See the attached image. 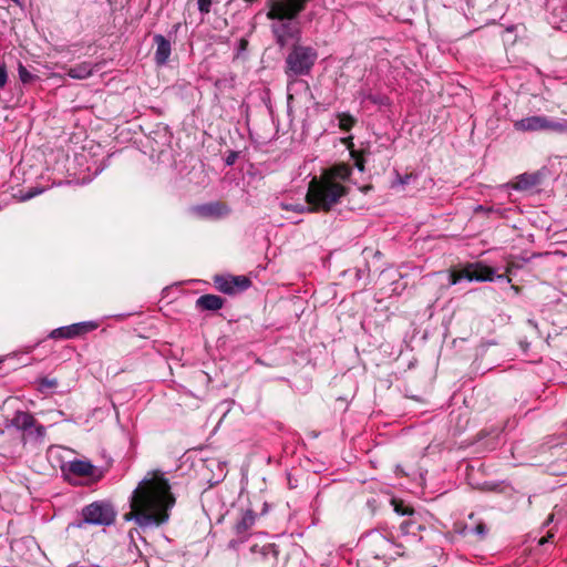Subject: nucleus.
Wrapping results in <instances>:
<instances>
[{
	"label": "nucleus",
	"mask_w": 567,
	"mask_h": 567,
	"mask_svg": "<svg viewBox=\"0 0 567 567\" xmlns=\"http://www.w3.org/2000/svg\"><path fill=\"white\" fill-rule=\"evenodd\" d=\"M214 284H215V287L223 293H227V295L235 293V289L233 286V284H235V281L233 280V276L216 275L214 277Z\"/></svg>",
	"instance_id": "obj_20"
},
{
	"label": "nucleus",
	"mask_w": 567,
	"mask_h": 567,
	"mask_svg": "<svg viewBox=\"0 0 567 567\" xmlns=\"http://www.w3.org/2000/svg\"><path fill=\"white\" fill-rule=\"evenodd\" d=\"M10 425L25 433L27 437L34 441H43L47 430L38 423L30 412L17 411L10 421Z\"/></svg>",
	"instance_id": "obj_7"
},
{
	"label": "nucleus",
	"mask_w": 567,
	"mask_h": 567,
	"mask_svg": "<svg viewBox=\"0 0 567 567\" xmlns=\"http://www.w3.org/2000/svg\"><path fill=\"white\" fill-rule=\"evenodd\" d=\"M551 537H553V535H551V534H548V536H547L546 538L540 539V542H539V543H540V544H545V543H547V542H548V539H549V538H551Z\"/></svg>",
	"instance_id": "obj_39"
},
{
	"label": "nucleus",
	"mask_w": 567,
	"mask_h": 567,
	"mask_svg": "<svg viewBox=\"0 0 567 567\" xmlns=\"http://www.w3.org/2000/svg\"><path fill=\"white\" fill-rule=\"evenodd\" d=\"M171 484L159 471L148 472L130 497L131 511L124 519L134 520L141 529L158 527L169 519L175 505Z\"/></svg>",
	"instance_id": "obj_1"
},
{
	"label": "nucleus",
	"mask_w": 567,
	"mask_h": 567,
	"mask_svg": "<svg viewBox=\"0 0 567 567\" xmlns=\"http://www.w3.org/2000/svg\"><path fill=\"white\" fill-rule=\"evenodd\" d=\"M252 560L260 564L261 567H277L279 557V547L274 543L265 545H254L251 547Z\"/></svg>",
	"instance_id": "obj_9"
},
{
	"label": "nucleus",
	"mask_w": 567,
	"mask_h": 567,
	"mask_svg": "<svg viewBox=\"0 0 567 567\" xmlns=\"http://www.w3.org/2000/svg\"><path fill=\"white\" fill-rule=\"evenodd\" d=\"M247 44H248V41H247V40H245V39H240V41H239V49H240V50H245V49H246V47H247Z\"/></svg>",
	"instance_id": "obj_38"
},
{
	"label": "nucleus",
	"mask_w": 567,
	"mask_h": 567,
	"mask_svg": "<svg viewBox=\"0 0 567 567\" xmlns=\"http://www.w3.org/2000/svg\"><path fill=\"white\" fill-rule=\"evenodd\" d=\"M18 72L22 83H30L34 79V75L22 63H19Z\"/></svg>",
	"instance_id": "obj_31"
},
{
	"label": "nucleus",
	"mask_w": 567,
	"mask_h": 567,
	"mask_svg": "<svg viewBox=\"0 0 567 567\" xmlns=\"http://www.w3.org/2000/svg\"><path fill=\"white\" fill-rule=\"evenodd\" d=\"M392 504L394 506V512L402 516H412L414 514L413 509L404 506L402 502L392 501Z\"/></svg>",
	"instance_id": "obj_30"
},
{
	"label": "nucleus",
	"mask_w": 567,
	"mask_h": 567,
	"mask_svg": "<svg viewBox=\"0 0 567 567\" xmlns=\"http://www.w3.org/2000/svg\"><path fill=\"white\" fill-rule=\"evenodd\" d=\"M369 99H370V101H372L373 103H378V102H379L378 97H375V96H370Z\"/></svg>",
	"instance_id": "obj_40"
},
{
	"label": "nucleus",
	"mask_w": 567,
	"mask_h": 567,
	"mask_svg": "<svg viewBox=\"0 0 567 567\" xmlns=\"http://www.w3.org/2000/svg\"><path fill=\"white\" fill-rule=\"evenodd\" d=\"M236 157H237V154H236V153H231V154H229V155L227 156V158H226V164H227V165H233V164H234V162H235V159H236Z\"/></svg>",
	"instance_id": "obj_37"
},
{
	"label": "nucleus",
	"mask_w": 567,
	"mask_h": 567,
	"mask_svg": "<svg viewBox=\"0 0 567 567\" xmlns=\"http://www.w3.org/2000/svg\"><path fill=\"white\" fill-rule=\"evenodd\" d=\"M44 192V188L41 187H31L27 192H21L20 199L22 202L29 200Z\"/></svg>",
	"instance_id": "obj_29"
},
{
	"label": "nucleus",
	"mask_w": 567,
	"mask_h": 567,
	"mask_svg": "<svg viewBox=\"0 0 567 567\" xmlns=\"http://www.w3.org/2000/svg\"><path fill=\"white\" fill-rule=\"evenodd\" d=\"M8 82V72L4 63L0 64V87H4Z\"/></svg>",
	"instance_id": "obj_36"
},
{
	"label": "nucleus",
	"mask_w": 567,
	"mask_h": 567,
	"mask_svg": "<svg viewBox=\"0 0 567 567\" xmlns=\"http://www.w3.org/2000/svg\"><path fill=\"white\" fill-rule=\"evenodd\" d=\"M14 3L20 4V0H12Z\"/></svg>",
	"instance_id": "obj_44"
},
{
	"label": "nucleus",
	"mask_w": 567,
	"mask_h": 567,
	"mask_svg": "<svg viewBox=\"0 0 567 567\" xmlns=\"http://www.w3.org/2000/svg\"><path fill=\"white\" fill-rule=\"evenodd\" d=\"M154 43L156 44L154 60L157 65H165L172 52L171 42L164 35L155 34Z\"/></svg>",
	"instance_id": "obj_12"
},
{
	"label": "nucleus",
	"mask_w": 567,
	"mask_h": 567,
	"mask_svg": "<svg viewBox=\"0 0 567 567\" xmlns=\"http://www.w3.org/2000/svg\"><path fill=\"white\" fill-rule=\"evenodd\" d=\"M224 306V299L217 295H203L196 300L199 310L217 311Z\"/></svg>",
	"instance_id": "obj_15"
},
{
	"label": "nucleus",
	"mask_w": 567,
	"mask_h": 567,
	"mask_svg": "<svg viewBox=\"0 0 567 567\" xmlns=\"http://www.w3.org/2000/svg\"><path fill=\"white\" fill-rule=\"evenodd\" d=\"M370 567H375V560H373L372 558H370Z\"/></svg>",
	"instance_id": "obj_42"
},
{
	"label": "nucleus",
	"mask_w": 567,
	"mask_h": 567,
	"mask_svg": "<svg viewBox=\"0 0 567 567\" xmlns=\"http://www.w3.org/2000/svg\"><path fill=\"white\" fill-rule=\"evenodd\" d=\"M352 169L349 165L338 164L329 168L323 175L322 178H331L332 181H337L342 184V182L349 179Z\"/></svg>",
	"instance_id": "obj_17"
},
{
	"label": "nucleus",
	"mask_w": 567,
	"mask_h": 567,
	"mask_svg": "<svg viewBox=\"0 0 567 567\" xmlns=\"http://www.w3.org/2000/svg\"><path fill=\"white\" fill-rule=\"evenodd\" d=\"M348 193V187L331 178H313L309 184L306 200L315 212H329Z\"/></svg>",
	"instance_id": "obj_4"
},
{
	"label": "nucleus",
	"mask_w": 567,
	"mask_h": 567,
	"mask_svg": "<svg viewBox=\"0 0 567 567\" xmlns=\"http://www.w3.org/2000/svg\"><path fill=\"white\" fill-rule=\"evenodd\" d=\"M95 66L91 62L84 61L66 69V75L75 80H84L93 74Z\"/></svg>",
	"instance_id": "obj_16"
},
{
	"label": "nucleus",
	"mask_w": 567,
	"mask_h": 567,
	"mask_svg": "<svg viewBox=\"0 0 567 567\" xmlns=\"http://www.w3.org/2000/svg\"><path fill=\"white\" fill-rule=\"evenodd\" d=\"M280 208L284 209V210H290V212H295V213H298V214H303V213H313L315 212V208L312 207V205H303V204H290V203H285V202H281L279 204Z\"/></svg>",
	"instance_id": "obj_25"
},
{
	"label": "nucleus",
	"mask_w": 567,
	"mask_h": 567,
	"mask_svg": "<svg viewBox=\"0 0 567 567\" xmlns=\"http://www.w3.org/2000/svg\"><path fill=\"white\" fill-rule=\"evenodd\" d=\"M338 126L343 132H350L357 124V118L348 112H338L336 114Z\"/></svg>",
	"instance_id": "obj_22"
},
{
	"label": "nucleus",
	"mask_w": 567,
	"mask_h": 567,
	"mask_svg": "<svg viewBox=\"0 0 567 567\" xmlns=\"http://www.w3.org/2000/svg\"><path fill=\"white\" fill-rule=\"evenodd\" d=\"M233 280L235 281V284H233L235 292L246 290L251 284L245 276H233Z\"/></svg>",
	"instance_id": "obj_27"
},
{
	"label": "nucleus",
	"mask_w": 567,
	"mask_h": 567,
	"mask_svg": "<svg viewBox=\"0 0 567 567\" xmlns=\"http://www.w3.org/2000/svg\"><path fill=\"white\" fill-rule=\"evenodd\" d=\"M544 115H533L514 122V128L517 132H539L543 131Z\"/></svg>",
	"instance_id": "obj_13"
},
{
	"label": "nucleus",
	"mask_w": 567,
	"mask_h": 567,
	"mask_svg": "<svg viewBox=\"0 0 567 567\" xmlns=\"http://www.w3.org/2000/svg\"><path fill=\"white\" fill-rule=\"evenodd\" d=\"M416 178H417V174H415V173H409L405 175H401L396 172L395 179L392 183V187L409 185L411 182L415 181Z\"/></svg>",
	"instance_id": "obj_26"
},
{
	"label": "nucleus",
	"mask_w": 567,
	"mask_h": 567,
	"mask_svg": "<svg viewBox=\"0 0 567 567\" xmlns=\"http://www.w3.org/2000/svg\"><path fill=\"white\" fill-rule=\"evenodd\" d=\"M247 3H252L255 0H244Z\"/></svg>",
	"instance_id": "obj_43"
},
{
	"label": "nucleus",
	"mask_w": 567,
	"mask_h": 567,
	"mask_svg": "<svg viewBox=\"0 0 567 567\" xmlns=\"http://www.w3.org/2000/svg\"><path fill=\"white\" fill-rule=\"evenodd\" d=\"M194 213L205 219H220L229 215L230 208L221 202H210L197 205L193 208Z\"/></svg>",
	"instance_id": "obj_10"
},
{
	"label": "nucleus",
	"mask_w": 567,
	"mask_h": 567,
	"mask_svg": "<svg viewBox=\"0 0 567 567\" xmlns=\"http://www.w3.org/2000/svg\"><path fill=\"white\" fill-rule=\"evenodd\" d=\"M422 529H424V526L419 523L413 515L409 516L400 524V532L403 536H412L416 538Z\"/></svg>",
	"instance_id": "obj_18"
},
{
	"label": "nucleus",
	"mask_w": 567,
	"mask_h": 567,
	"mask_svg": "<svg viewBox=\"0 0 567 567\" xmlns=\"http://www.w3.org/2000/svg\"><path fill=\"white\" fill-rule=\"evenodd\" d=\"M116 509L110 501H95L81 511V518L69 524V528H83L85 525L110 526L114 524Z\"/></svg>",
	"instance_id": "obj_6"
},
{
	"label": "nucleus",
	"mask_w": 567,
	"mask_h": 567,
	"mask_svg": "<svg viewBox=\"0 0 567 567\" xmlns=\"http://www.w3.org/2000/svg\"><path fill=\"white\" fill-rule=\"evenodd\" d=\"M464 279L468 281H494L495 271L489 267L475 264L465 267L460 272L452 271L449 275V284L452 286Z\"/></svg>",
	"instance_id": "obj_8"
},
{
	"label": "nucleus",
	"mask_w": 567,
	"mask_h": 567,
	"mask_svg": "<svg viewBox=\"0 0 567 567\" xmlns=\"http://www.w3.org/2000/svg\"><path fill=\"white\" fill-rule=\"evenodd\" d=\"M537 183L538 177L536 175L525 173L517 177V181L513 187L516 190H526L534 187Z\"/></svg>",
	"instance_id": "obj_21"
},
{
	"label": "nucleus",
	"mask_w": 567,
	"mask_h": 567,
	"mask_svg": "<svg viewBox=\"0 0 567 567\" xmlns=\"http://www.w3.org/2000/svg\"><path fill=\"white\" fill-rule=\"evenodd\" d=\"M472 532L480 538H484L488 533V528L484 523L481 522L472 529Z\"/></svg>",
	"instance_id": "obj_34"
},
{
	"label": "nucleus",
	"mask_w": 567,
	"mask_h": 567,
	"mask_svg": "<svg viewBox=\"0 0 567 567\" xmlns=\"http://www.w3.org/2000/svg\"><path fill=\"white\" fill-rule=\"evenodd\" d=\"M49 338H51V339H74V338H76L75 333H74L73 323L70 326H63V327L53 329L49 333Z\"/></svg>",
	"instance_id": "obj_24"
},
{
	"label": "nucleus",
	"mask_w": 567,
	"mask_h": 567,
	"mask_svg": "<svg viewBox=\"0 0 567 567\" xmlns=\"http://www.w3.org/2000/svg\"><path fill=\"white\" fill-rule=\"evenodd\" d=\"M292 49L286 58V75L288 76V85H287V104L290 107L291 102L293 100V95L290 93L293 90V86L297 84H301L305 86V92H309V86L307 82H299L297 80L298 76L310 74L317 59L318 52L312 47L300 45L296 43L291 45Z\"/></svg>",
	"instance_id": "obj_3"
},
{
	"label": "nucleus",
	"mask_w": 567,
	"mask_h": 567,
	"mask_svg": "<svg viewBox=\"0 0 567 567\" xmlns=\"http://www.w3.org/2000/svg\"><path fill=\"white\" fill-rule=\"evenodd\" d=\"M99 326H100V322L94 321V320L73 323L75 337L78 338V337L84 336V334L97 329Z\"/></svg>",
	"instance_id": "obj_23"
},
{
	"label": "nucleus",
	"mask_w": 567,
	"mask_h": 567,
	"mask_svg": "<svg viewBox=\"0 0 567 567\" xmlns=\"http://www.w3.org/2000/svg\"><path fill=\"white\" fill-rule=\"evenodd\" d=\"M340 142L346 145V147L349 150L351 156H355V150L353 144V135H348L340 138Z\"/></svg>",
	"instance_id": "obj_33"
},
{
	"label": "nucleus",
	"mask_w": 567,
	"mask_h": 567,
	"mask_svg": "<svg viewBox=\"0 0 567 567\" xmlns=\"http://www.w3.org/2000/svg\"><path fill=\"white\" fill-rule=\"evenodd\" d=\"M361 543L365 554L359 560L358 567H370V558L375 560V567H386L389 559L393 558L394 544L379 530H371Z\"/></svg>",
	"instance_id": "obj_5"
},
{
	"label": "nucleus",
	"mask_w": 567,
	"mask_h": 567,
	"mask_svg": "<svg viewBox=\"0 0 567 567\" xmlns=\"http://www.w3.org/2000/svg\"><path fill=\"white\" fill-rule=\"evenodd\" d=\"M309 0H268L267 18L271 21L270 29L276 44L284 49L299 43L301 24L299 13Z\"/></svg>",
	"instance_id": "obj_2"
},
{
	"label": "nucleus",
	"mask_w": 567,
	"mask_h": 567,
	"mask_svg": "<svg viewBox=\"0 0 567 567\" xmlns=\"http://www.w3.org/2000/svg\"><path fill=\"white\" fill-rule=\"evenodd\" d=\"M95 470V466L90 461L84 460H73L63 466V471L79 477L93 476Z\"/></svg>",
	"instance_id": "obj_11"
},
{
	"label": "nucleus",
	"mask_w": 567,
	"mask_h": 567,
	"mask_svg": "<svg viewBox=\"0 0 567 567\" xmlns=\"http://www.w3.org/2000/svg\"><path fill=\"white\" fill-rule=\"evenodd\" d=\"M58 385V381L55 379L41 378L39 380V391L44 392L47 389H52Z\"/></svg>",
	"instance_id": "obj_32"
},
{
	"label": "nucleus",
	"mask_w": 567,
	"mask_h": 567,
	"mask_svg": "<svg viewBox=\"0 0 567 567\" xmlns=\"http://www.w3.org/2000/svg\"><path fill=\"white\" fill-rule=\"evenodd\" d=\"M354 161V166L360 171V172H363L364 171V159L362 157V155L357 151L355 152V156H351Z\"/></svg>",
	"instance_id": "obj_35"
},
{
	"label": "nucleus",
	"mask_w": 567,
	"mask_h": 567,
	"mask_svg": "<svg viewBox=\"0 0 567 567\" xmlns=\"http://www.w3.org/2000/svg\"><path fill=\"white\" fill-rule=\"evenodd\" d=\"M476 210L484 212V210H486V209L484 208V206L480 205V206L477 207V209H476ZM487 210L489 212V210H491V208H488Z\"/></svg>",
	"instance_id": "obj_41"
},
{
	"label": "nucleus",
	"mask_w": 567,
	"mask_h": 567,
	"mask_svg": "<svg viewBox=\"0 0 567 567\" xmlns=\"http://www.w3.org/2000/svg\"><path fill=\"white\" fill-rule=\"evenodd\" d=\"M216 2L217 0H196L197 9L203 16L208 14L212 10V6Z\"/></svg>",
	"instance_id": "obj_28"
},
{
	"label": "nucleus",
	"mask_w": 567,
	"mask_h": 567,
	"mask_svg": "<svg viewBox=\"0 0 567 567\" xmlns=\"http://www.w3.org/2000/svg\"><path fill=\"white\" fill-rule=\"evenodd\" d=\"M543 131L555 132L558 134L567 133V120H555L548 116H544Z\"/></svg>",
	"instance_id": "obj_19"
},
{
	"label": "nucleus",
	"mask_w": 567,
	"mask_h": 567,
	"mask_svg": "<svg viewBox=\"0 0 567 567\" xmlns=\"http://www.w3.org/2000/svg\"><path fill=\"white\" fill-rule=\"evenodd\" d=\"M255 522H256L255 512L250 508H247L246 511H244L241 513L240 518L235 524V527H234L235 533L239 537H245L247 535V533L249 532V529L254 526Z\"/></svg>",
	"instance_id": "obj_14"
}]
</instances>
